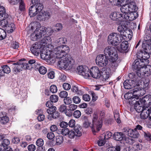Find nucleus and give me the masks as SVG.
<instances>
[{
  "instance_id": "nucleus-1",
  "label": "nucleus",
  "mask_w": 151,
  "mask_h": 151,
  "mask_svg": "<svg viewBox=\"0 0 151 151\" xmlns=\"http://www.w3.org/2000/svg\"><path fill=\"white\" fill-rule=\"evenodd\" d=\"M32 5L29 9V14L30 17L36 15L38 12L42 11L43 6L40 0H32Z\"/></svg>"
},
{
  "instance_id": "nucleus-2",
  "label": "nucleus",
  "mask_w": 151,
  "mask_h": 151,
  "mask_svg": "<svg viewBox=\"0 0 151 151\" xmlns=\"http://www.w3.org/2000/svg\"><path fill=\"white\" fill-rule=\"evenodd\" d=\"M54 58L53 63L55 61H58V65L60 67L64 68H67L71 64L72 59L69 55H66V56H62L61 58Z\"/></svg>"
},
{
  "instance_id": "nucleus-3",
  "label": "nucleus",
  "mask_w": 151,
  "mask_h": 151,
  "mask_svg": "<svg viewBox=\"0 0 151 151\" xmlns=\"http://www.w3.org/2000/svg\"><path fill=\"white\" fill-rule=\"evenodd\" d=\"M69 50V47L66 45H61L55 48L54 49V58H60L62 56H66L69 55L67 54Z\"/></svg>"
},
{
  "instance_id": "nucleus-4",
  "label": "nucleus",
  "mask_w": 151,
  "mask_h": 151,
  "mask_svg": "<svg viewBox=\"0 0 151 151\" xmlns=\"http://www.w3.org/2000/svg\"><path fill=\"white\" fill-rule=\"evenodd\" d=\"M0 25L2 27L6 28L9 33L13 32L15 29V25L11 22L9 17L8 18H3L2 20H0Z\"/></svg>"
},
{
  "instance_id": "nucleus-5",
  "label": "nucleus",
  "mask_w": 151,
  "mask_h": 151,
  "mask_svg": "<svg viewBox=\"0 0 151 151\" xmlns=\"http://www.w3.org/2000/svg\"><path fill=\"white\" fill-rule=\"evenodd\" d=\"M122 37L119 34L114 33L111 34L108 37V42L114 46H116L121 42Z\"/></svg>"
},
{
  "instance_id": "nucleus-6",
  "label": "nucleus",
  "mask_w": 151,
  "mask_h": 151,
  "mask_svg": "<svg viewBox=\"0 0 151 151\" xmlns=\"http://www.w3.org/2000/svg\"><path fill=\"white\" fill-rule=\"evenodd\" d=\"M98 115L96 114L93 115V124L91 128L93 133L99 131L102 126V122L101 120H98Z\"/></svg>"
},
{
  "instance_id": "nucleus-7",
  "label": "nucleus",
  "mask_w": 151,
  "mask_h": 151,
  "mask_svg": "<svg viewBox=\"0 0 151 151\" xmlns=\"http://www.w3.org/2000/svg\"><path fill=\"white\" fill-rule=\"evenodd\" d=\"M33 26L31 27V29L33 30L34 28H36L34 32H35L37 37L40 39L42 37V35L44 36L46 33V28L43 27H41L39 23L35 22L34 23Z\"/></svg>"
},
{
  "instance_id": "nucleus-8",
  "label": "nucleus",
  "mask_w": 151,
  "mask_h": 151,
  "mask_svg": "<svg viewBox=\"0 0 151 151\" xmlns=\"http://www.w3.org/2000/svg\"><path fill=\"white\" fill-rule=\"evenodd\" d=\"M151 74V66L144 65L140 70L137 71V75L139 77L143 78Z\"/></svg>"
},
{
  "instance_id": "nucleus-9",
  "label": "nucleus",
  "mask_w": 151,
  "mask_h": 151,
  "mask_svg": "<svg viewBox=\"0 0 151 151\" xmlns=\"http://www.w3.org/2000/svg\"><path fill=\"white\" fill-rule=\"evenodd\" d=\"M104 55L107 57L109 56V59L118 55L117 51L114 47L112 46H107L104 51Z\"/></svg>"
},
{
  "instance_id": "nucleus-10",
  "label": "nucleus",
  "mask_w": 151,
  "mask_h": 151,
  "mask_svg": "<svg viewBox=\"0 0 151 151\" xmlns=\"http://www.w3.org/2000/svg\"><path fill=\"white\" fill-rule=\"evenodd\" d=\"M96 64L100 67L105 66L108 63V59L106 56L103 54L98 55L96 59Z\"/></svg>"
},
{
  "instance_id": "nucleus-11",
  "label": "nucleus",
  "mask_w": 151,
  "mask_h": 151,
  "mask_svg": "<svg viewBox=\"0 0 151 151\" xmlns=\"http://www.w3.org/2000/svg\"><path fill=\"white\" fill-rule=\"evenodd\" d=\"M77 72L85 78H88L90 77L89 74V68L86 66H79L77 67Z\"/></svg>"
},
{
  "instance_id": "nucleus-12",
  "label": "nucleus",
  "mask_w": 151,
  "mask_h": 151,
  "mask_svg": "<svg viewBox=\"0 0 151 151\" xmlns=\"http://www.w3.org/2000/svg\"><path fill=\"white\" fill-rule=\"evenodd\" d=\"M74 131H70L69 134H68L70 138H73L75 136L79 137L82 135L81 129L80 126H76L74 127Z\"/></svg>"
},
{
  "instance_id": "nucleus-13",
  "label": "nucleus",
  "mask_w": 151,
  "mask_h": 151,
  "mask_svg": "<svg viewBox=\"0 0 151 151\" xmlns=\"http://www.w3.org/2000/svg\"><path fill=\"white\" fill-rule=\"evenodd\" d=\"M89 74L93 78H99L101 77V72L97 67L94 66L92 67L89 70Z\"/></svg>"
},
{
  "instance_id": "nucleus-14",
  "label": "nucleus",
  "mask_w": 151,
  "mask_h": 151,
  "mask_svg": "<svg viewBox=\"0 0 151 151\" xmlns=\"http://www.w3.org/2000/svg\"><path fill=\"white\" fill-rule=\"evenodd\" d=\"M141 105L146 108L151 104V95H147L139 100V101Z\"/></svg>"
},
{
  "instance_id": "nucleus-15",
  "label": "nucleus",
  "mask_w": 151,
  "mask_h": 151,
  "mask_svg": "<svg viewBox=\"0 0 151 151\" xmlns=\"http://www.w3.org/2000/svg\"><path fill=\"white\" fill-rule=\"evenodd\" d=\"M41 58L43 60H47V62H50L53 63L54 61V55L53 56H51L50 53H48L47 52L44 50L42 51L40 53Z\"/></svg>"
},
{
  "instance_id": "nucleus-16",
  "label": "nucleus",
  "mask_w": 151,
  "mask_h": 151,
  "mask_svg": "<svg viewBox=\"0 0 151 151\" xmlns=\"http://www.w3.org/2000/svg\"><path fill=\"white\" fill-rule=\"evenodd\" d=\"M124 132L126 134L134 138H137L139 136V132L134 129H126Z\"/></svg>"
},
{
  "instance_id": "nucleus-17",
  "label": "nucleus",
  "mask_w": 151,
  "mask_h": 151,
  "mask_svg": "<svg viewBox=\"0 0 151 151\" xmlns=\"http://www.w3.org/2000/svg\"><path fill=\"white\" fill-rule=\"evenodd\" d=\"M41 46L40 44L35 43L33 44L30 48L32 52L36 56L38 55L41 52Z\"/></svg>"
},
{
  "instance_id": "nucleus-18",
  "label": "nucleus",
  "mask_w": 151,
  "mask_h": 151,
  "mask_svg": "<svg viewBox=\"0 0 151 151\" xmlns=\"http://www.w3.org/2000/svg\"><path fill=\"white\" fill-rule=\"evenodd\" d=\"M136 82L133 80H126L124 83V86L126 89H131L135 87Z\"/></svg>"
},
{
  "instance_id": "nucleus-19",
  "label": "nucleus",
  "mask_w": 151,
  "mask_h": 151,
  "mask_svg": "<svg viewBox=\"0 0 151 151\" xmlns=\"http://www.w3.org/2000/svg\"><path fill=\"white\" fill-rule=\"evenodd\" d=\"M110 17L112 20L116 21H121L123 18V14L118 12L112 13L110 15Z\"/></svg>"
},
{
  "instance_id": "nucleus-20",
  "label": "nucleus",
  "mask_w": 151,
  "mask_h": 151,
  "mask_svg": "<svg viewBox=\"0 0 151 151\" xmlns=\"http://www.w3.org/2000/svg\"><path fill=\"white\" fill-rule=\"evenodd\" d=\"M128 42L126 41H124L120 44L118 50L121 52H126L128 50Z\"/></svg>"
},
{
  "instance_id": "nucleus-21",
  "label": "nucleus",
  "mask_w": 151,
  "mask_h": 151,
  "mask_svg": "<svg viewBox=\"0 0 151 151\" xmlns=\"http://www.w3.org/2000/svg\"><path fill=\"white\" fill-rule=\"evenodd\" d=\"M143 90L141 89L139 87H137L132 90L131 91L134 94V96L135 99H137L139 97L143 95V93H142V92Z\"/></svg>"
},
{
  "instance_id": "nucleus-22",
  "label": "nucleus",
  "mask_w": 151,
  "mask_h": 151,
  "mask_svg": "<svg viewBox=\"0 0 151 151\" xmlns=\"http://www.w3.org/2000/svg\"><path fill=\"white\" fill-rule=\"evenodd\" d=\"M131 90L129 91L128 93H126L124 96L125 98L126 99H130L129 102L130 104L133 105L135 103L134 101H136L134 96V94Z\"/></svg>"
},
{
  "instance_id": "nucleus-23",
  "label": "nucleus",
  "mask_w": 151,
  "mask_h": 151,
  "mask_svg": "<svg viewBox=\"0 0 151 151\" xmlns=\"http://www.w3.org/2000/svg\"><path fill=\"white\" fill-rule=\"evenodd\" d=\"M113 137L114 139L116 141H121L124 137V134L122 132H115L113 134Z\"/></svg>"
},
{
  "instance_id": "nucleus-24",
  "label": "nucleus",
  "mask_w": 151,
  "mask_h": 151,
  "mask_svg": "<svg viewBox=\"0 0 151 151\" xmlns=\"http://www.w3.org/2000/svg\"><path fill=\"white\" fill-rule=\"evenodd\" d=\"M135 103L134 104V108L136 111L140 113L144 109V107L142 106L141 105L139 102L138 101H136V100L134 101Z\"/></svg>"
},
{
  "instance_id": "nucleus-25",
  "label": "nucleus",
  "mask_w": 151,
  "mask_h": 151,
  "mask_svg": "<svg viewBox=\"0 0 151 151\" xmlns=\"http://www.w3.org/2000/svg\"><path fill=\"white\" fill-rule=\"evenodd\" d=\"M109 61L111 62L112 66L114 68L118 67L119 63L120 62L118 60V56L117 57L110 58Z\"/></svg>"
},
{
  "instance_id": "nucleus-26",
  "label": "nucleus",
  "mask_w": 151,
  "mask_h": 151,
  "mask_svg": "<svg viewBox=\"0 0 151 151\" xmlns=\"http://www.w3.org/2000/svg\"><path fill=\"white\" fill-rule=\"evenodd\" d=\"M129 21H132L136 19V17L133 12H130L127 14H124L122 18Z\"/></svg>"
},
{
  "instance_id": "nucleus-27",
  "label": "nucleus",
  "mask_w": 151,
  "mask_h": 151,
  "mask_svg": "<svg viewBox=\"0 0 151 151\" xmlns=\"http://www.w3.org/2000/svg\"><path fill=\"white\" fill-rule=\"evenodd\" d=\"M82 120L83 122V126L85 128H87L91 126V123L90 121L88 119V117L86 116H84L82 117Z\"/></svg>"
},
{
  "instance_id": "nucleus-28",
  "label": "nucleus",
  "mask_w": 151,
  "mask_h": 151,
  "mask_svg": "<svg viewBox=\"0 0 151 151\" xmlns=\"http://www.w3.org/2000/svg\"><path fill=\"white\" fill-rule=\"evenodd\" d=\"M9 15L6 12L5 9L3 6H0V18H8Z\"/></svg>"
},
{
  "instance_id": "nucleus-29",
  "label": "nucleus",
  "mask_w": 151,
  "mask_h": 151,
  "mask_svg": "<svg viewBox=\"0 0 151 151\" xmlns=\"http://www.w3.org/2000/svg\"><path fill=\"white\" fill-rule=\"evenodd\" d=\"M59 110L60 112H64L66 115L68 116H70L71 115V113H69L67 111L66 106L64 104L60 105L59 108Z\"/></svg>"
},
{
  "instance_id": "nucleus-30",
  "label": "nucleus",
  "mask_w": 151,
  "mask_h": 151,
  "mask_svg": "<svg viewBox=\"0 0 151 151\" xmlns=\"http://www.w3.org/2000/svg\"><path fill=\"white\" fill-rule=\"evenodd\" d=\"M120 10L123 13V17H124V14H127L129 12V9L127 4L123 5L120 8Z\"/></svg>"
},
{
  "instance_id": "nucleus-31",
  "label": "nucleus",
  "mask_w": 151,
  "mask_h": 151,
  "mask_svg": "<svg viewBox=\"0 0 151 151\" xmlns=\"http://www.w3.org/2000/svg\"><path fill=\"white\" fill-rule=\"evenodd\" d=\"M141 112L140 117L143 119L147 118L150 115L149 111H148V110L146 108L144 109Z\"/></svg>"
},
{
  "instance_id": "nucleus-32",
  "label": "nucleus",
  "mask_w": 151,
  "mask_h": 151,
  "mask_svg": "<svg viewBox=\"0 0 151 151\" xmlns=\"http://www.w3.org/2000/svg\"><path fill=\"white\" fill-rule=\"evenodd\" d=\"M60 113L57 111L54 113H52L47 116V119L50 120H51L53 119H56L59 117Z\"/></svg>"
},
{
  "instance_id": "nucleus-33",
  "label": "nucleus",
  "mask_w": 151,
  "mask_h": 151,
  "mask_svg": "<svg viewBox=\"0 0 151 151\" xmlns=\"http://www.w3.org/2000/svg\"><path fill=\"white\" fill-rule=\"evenodd\" d=\"M129 9V12H134L136 11V6L135 3L132 2L127 4Z\"/></svg>"
},
{
  "instance_id": "nucleus-34",
  "label": "nucleus",
  "mask_w": 151,
  "mask_h": 151,
  "mask_svg": "<svg viewBox=\"0 0 151 151\" xmlns=\"http://www.w3.org/2000/svg\"><path fill=\"white\" fill-rule=\"evenodd\" d=\"M151 43L142 45V47L145 51L148 53H151Z\"/></svg>"
},
{
  "instance_id": "nucleus-35",
  "label": "nucleus",
  "mask_w": 151,
  "mask_h": 151,
  "mask_svg": "<svg viewBox=\"0 0 151 151\" xmlns=\"http://www.w3.org/2000/svg\"><path fill=\"white\" fill-rule=\"evenodd\" d=\"M14 64H19L21 66V68L22 69H28L30 70V69H29V67H28V63H23L22 62L19 61L17 63H14Z\"/></svg>"
},
{
  "instance_id": "nucleus-36",
  "label": "nucleus",
  "mask_w": 151,
  "mask_h": 151,
  "mask_svg": "<svg viewBox=\"0 0 151 151\" xmlns=\"http://www.w3.org/2000/svg\"><path fill=\"white\" fill-rule=\"evenodd\" d=\"M13 65H16L13 68V71L14 74H16L17 73L21 71L22 70V69L21 68V66L19 64H14V63Z\"/></svg>"
},
{
  "instance_id": "nucleus-37",
  "label": "nucleus",
  "mask_w": 151,
  "mask_h": 151,
  "mask_svg": "<svg viewBox=\"0 0 151 151\" xmlns=\"http://www.w3.org/2000/svg\"><path fill=\"white\" fill-rule=\"evenodd\" d=\"M151 43V38L149 35H146L144 37V40L142 42V45H145L146 44Z\"/></svg>"
},
{
  "instance_id": "nucleus-38",
  "label": "nucleus",
  "mask_w": 151,
  "mask_h": 151,
  "mask_svg": "<svg viewBox=\"0 0 151 151\" xmlns=\"http://www.w3.org/2000/svg\"><path fill=\"white\" fill-rule=\"evenodd\" d=\"M66 42L67 39L66 38L64 37H60L56 40L55 42L59 45L64 44Z\"/></svg>"
},
{
  "instance_id": "nucleus-39",
  "label": "nucleus",
  "mask_w": 151,
  "mask_h": 151,
  "mask_svg": "<svg viewBox=\"0 0 151 151\" xmlns=\"http://www.w3.org/2000/svg\"><path fill=\"white\" fill-rule=\"evenodd\" d=\"M109 1L112 5L121 6L122 0H109Z\"/></svg>"
},
{
  "instance_id": "nucleus-40",
  "label": "nucleus",
  "mask_w": 151,
  "mask_h": 151,
  "mask_svg": "<svg viewBox=\"0 0 151 151\" xmlns=\"http://www.w3.org/2000/svg\"><path fill=\"white\" fill-rule=\"evenodd\" d=\"M63 138L62 136H58L56 137V144L60 145L63 142Z\"/></svg>"
},
{
  "instance_id": "nucleus-41",
  "label": "nucleus",
  "mask_w": 151,
  "mask_h": 151,
  "mask_svg": "<svg viewBox=\"0 0 151 151\" xmlns=\"http://www.w3.org/2000/svg\"><path fill=\"white\" fill-rule=\"evenodd\" d=\"M68 107L69 109L68 110L70 111L69 113H71L72 114V112L77 108V106L73 104H71L69 105Z\"/></svg>"
},
{
  "instance_id": "nucleus-42",
  "label": "nucleus",
  "mask_w": 151,
  "mask_h": 151,
  "mask_svg": "<svg viewBox=\"0 0 151 151\" xmlns=\"http://www.w3.org/2000/svg\"><path fill=\"white\" fill-rule=\"evenodd\" d=\"M6 34L5 31L3 29L0 28V40H2L6 37Z\"/></svg>"
},
{
  "instance_id": "nucleus-43",
  "label": "nucleus",
  "mask_w": 151,
  "mask_h": 151,
  "mask_svg": "<svg viewBox=\"0 0 151 151\" xmlns=\"http://www.w3.org/2000/svg\"><path fill=\"white\" fill-rule=\"evenodd\" d=\"M9 121V118L6 115H4V116H1L0 122L2 124H5L8 122Z\"/></svg>"
},
{
  "instance_id": "nucleus-44",
  "label": "nucleus",
  "mask_w": 151,
  "mask_h": 151,
  "mask_svg": "<svg viewBox=\"0 0 151 151\" xmlns=\"http://www.w3.org/2000/svg\"><path fill=\"white\" fill-rule=\"evenodd\" d=\"M134 63L138 65L139 66V67L143 68L144 65L143 64V61L140 59H136L134 60Z\"/></svg>"
},
{
  "instance_id": "nucleus-45",
  "label": "nucleus",
  "mask_w": 151,
  "mask_h": 151,
  "mask_svg": "<svg viewBox=\"0 0 151 151\" xmlns=\"http://www.w3.org/2000/svg\"><path fill=\"white\" fill-rule=\"evenodd\" d=\"M105 139L102 136H101L97 142L98 145L100 146H103L105 144Z\"/></svg>"
},
{
  "instance_id": "nucleus-46",
  "label": "nucleus",
  "mask_w": 151,
  "mask_h": 151,
  "mask_svg": "<svg viewBox=\"0 0 151 151\" xmlns=\"http://www.w3.org/2000/svg\"><path fill=\"white\" fill-rule=\"evenodd\" d=\"M139 65L137 64H136L134 63H133L132 68L134 70V71L136 72V74H137V71L138 70H140L142 68L141 67H139Z\"/></svg>"
},
{
  "instance_id": "nucleus-47",
  "label": "nucleus",
  "mask_w": 151,
  "mask_h": 151,
  "mask_svg": "<svg viewBox=\"0 0 151 151\" xmlns=\"http://www.w3.org/2000/svg\"><path fill=\"white\" fill-rule=\"evenodd\" d=\"M50 99L52 102H56L58 100V96L55 94L52 95L50 97Z\"/></svg>"
},
{
  "instance_id": "nucleus-48",
  "label": "nucleus",
  "mask_w": 151,
  "mask_h": 151,
  "mask_svg": "<svg viewBox=\"0 0 151 151\" xmlns=\"http://www.w3.org/2000/svg\"><path fill=\"white\" fill-rule=\"evenodd\" d=\"M57 108L55 106H51L49 109H47V112L49 114H52V113H54L57 111Z\"/></svg>"
},
{
  "instance_id": "nucleus-49",
  "label": "nucleus",
  "mask_w": 151,
  "mask_h": 151,
  "mask_svg": "<svg viewBox=\"0 0 151 151\" xmlns=\"http://www.w3.org/2000/svg\"><path fill=\"white\" fill-rule=\"evenodd\" d=\"M1 68L4 73L8 74L10 72L11 70L10 68L7 65H4L1 66Z\"/></svg>"
},
{
  "instance_id": "nucleus-50",
  "label": "nucleus",
  "mask_w": 151,
  "mask_h": 151,
  "mask_svg": "<svg viewBox=\"0 0 151 151\" xmlns=\"http://www.w3.org/2000/svg\"><path fill=\"white\" fill-rule=\"evenodd\" d=\"M11 47L14 49H17L19 47V43L16 41H13L12 42Z\"/></svg>"
},
{
  "instance_id": "nucleus-51",
  "label": "nucleus",
  "mask_w": 151,
  "mask_h": 151,
  "mask_svg": "<svg viewBox=\"0 0 151 151\" xmlns=\"http://www.w3.org/2000/svg\"><path fill=\"white\" fill-rule=\"evenodd\" d=\"M35 62L36 61L35 60L32 59L29 60L28 61V63L29 65L28 66V67H29V69H31L32 68H33L34 64Z\"/></svg>"
},
{
  "instance_id": "nucleus-52",
  "label": "nucleus",
  "mask_w": 151,
  "mask_h": 151,
  "mask_svg": "<svg viewBox=\"0 0 151 151\" xmlns=\"http://www.w3.org/2000/svg\"><path fill=\"white\" fill-rule=\"evenodd\" d=\"M38 70L40 73L43 75L45 74L47 71L46 68L44 66L40 67Z\"/></svg>"
},
{
  "instance_id": "nucleus-53",
  "label": "nucleus",
  "mask_w": 151,
  "mask_h": 151,
  "mask_svg": "<svg viewBox=\"0 0 151 151\" xmlns=\"http://www.w3.org/2000/svg\"><path fill=\"white\" fill-rule=\"evenodd\" d=\"M108 72H107H107H105L104 73L101 72V77L102 76L103 78L104 81H106L109 78V75L108 74Z\"/></svg>"
},
{
  "instance_id": "nucleus-54",
  "label": "nucleus",
  "mask_w": 151,
  "mask_h": 151,
  "mask_svg": "<svg viewBox=\"0 0 151 151\" xmlns=\"http://www.w3.org/2000/svg\"><path fill=\"white\" fill-rule=\"evenodd\" d=\"M19 9L21 11H24L25 10L24 4L22 0L20 1Z\"/></svg>"
},
{
  "instance_id": "nucleus-55",
  "label": "nucleus",
  "mask_w": 151,
  "mask_h": 151,
  "mask_svg": "<svg viewBox=\"0 0 151 151\" xmlns=\"http://www.w3.org/2000/svg\"><path fill=\"white\" fill-rule=\"evenodd\" d=\"M125 27L124 25H119L117 28L118 31L120 32V34L122 33H124L125 32V30L124 29Z\"/></svg>"
},
{
  "instance_id": "nucleus-56",
  "label": "nucleus",
  "mask_w": 151,
  "mask_h": 151,
  "mask_svg": "<svg viewBox=\"0 0 151 151\" xmlns=\"http://www.w3.org/2000/svg\"><path fill=\"white\" fill-rule=\"evenodd\" d=\"M68 95V93L66 91H63L60 93L59 96L61 98L65 99L67 97Z\"/></svg>"
},
{
  "instance_id": "nucleus-57",
  "label": "nucleus",
  "mask_w": 151,
  "mask_h": 151,
  "mask_svg": "<svg viewBox=\"0 0 151 151\" xmlns=\"http://www.w3.org/2000/svg\"><path fill=\"white\" fill-rule=\"evenodd\" d=\"M81 115L80 111L78 110H77L74 111L73 113V116L74 117L76 118L80 117Z\"/></svg>"
},
{
  "instance_id": "nucleus-58",
  "label": "nucleus",
  "mask_w": 151,
  "mask_h": 151,
  "mask_svg": "<svg viewBox=\"0 0 151 151\" xmlns=\"http://www.w3.org/2000/svg\"><path fill=\"white\" fill-rule=\"evenodd\" d=\"M50 90L52 93H55L57 92L58 89L55 85H53L50 86Z\"/></svg>"
},
{
  "instance_id": "nucleus-59",
  "label": "nucleus",
  "mask_w": 151,
  "mask_h": 151,
  "mask_svg": "<svg viewBox=\"0 0 151 151\" xmlns=\"http://www.w3.org/2000/svg\"><path fill=\"white\" fill-rule=\"evenodd\" d=\"M133 148L136 150H139L142 149V147L141 144H137L133 145Z\"/></svg>"
},
{
  "instance_id": "nucleus-60",
  "label": "nucleus",
  "mask_w": 151,
  "mask_h": 151,
  "mask_svg": "<svg viewBox=\"0 0 151 151\" xmlns=\"http://www.w3.org/2000/svg\"><path fill=\"white\" fill-rule=\"evenodd\" d=\"M112 134L111 132H107L105 135H102V136L104 138V139H108L110 138L112 136Z\"/></svg>"
},
{
  "instance_id": "nucleus-61",
  "label": "nucleus",
  "mask_w": 151,
  "mask_h": 151,
  "mask_svg": "<svg viewBox=\"0 0 151 151\" xmlns=\"http://www.w3.org/2000/svg\"><path fill=\"white\" fill-rule=\"evenodd\" d=\"M36 144L39 147L42 146L44 144L43 140L41 138L38 139L36 142Z\"/></svg>"
},
{
  "instance_id": "nucleus-62",
  "label": "nucleus",
  "mask_w": 151,
  "mask_h": 151,
  "mask_svg": "<svg viewBox=\"0 0 151 151\" xmlns=\"http://www.w3.org/2000/svg\"><path fill=\"white\" fill-rule=\"evenodd\" d=\"M72 102L71 99L69 97H66L64 99V102L65 104H70Z\"/></svg>"
},
{
  "instance_id": "nucleus-63",
  "label": "nucleus",
  "mask_w": 151,
  "mask_h": 151,
  "mask_svg": "<svg viewBox=\"0 0 151 151\" xmlns=\"http://www.w3.org/2000/svg\"><path fill=\"white\" fill-rule=\"evenodd\" d=\"M69 129L68 128L63 129L62 130L61 133L63 135L66 136L69 134Z\"/></svg>"
},
{
  "instance_id": "nucleus-64",
  "label": "nucleus",
  "mask_w": 151,
  "mask_h": 151,
  "mask_svg": "<svg viewBox=\"0 0 151 151\" xmlns=\"http://www.w3.org/2000/svg\"><path fill=\"white\" fill-rule=\"evenodd\" d=\"M27 148L29 151H34L36 150V147L34 145L31 144L28 146Z\"/></svg>"
}]
</instances>
